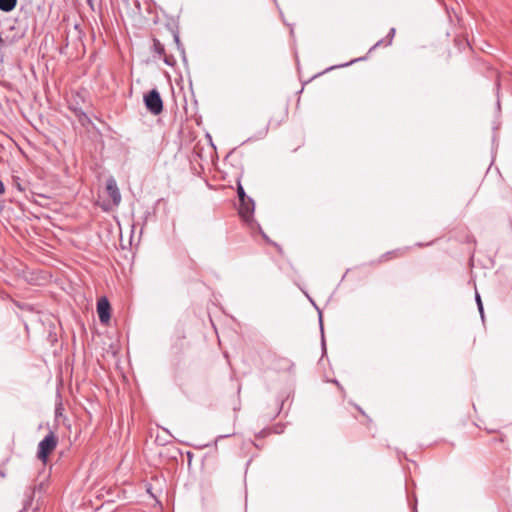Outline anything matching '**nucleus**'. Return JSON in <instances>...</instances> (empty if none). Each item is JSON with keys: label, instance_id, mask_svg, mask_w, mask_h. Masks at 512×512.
Listing matches in <instances>:
<instances>
[{"label": "nucleus", "instance_id": "f257e3e1", "mask_svg": "<svg viewBox=\"0 0 512 512\" xmlns=\"http://www.w3.org/2000/svg\"><path fill=\"white\" fill-rule=\"evenodd\" d=\"M57 446V437L53 432H50L42 441H40L38 445V458L45 463L47 461L48 455L56 448Z\"/></svg>", "mask_w": 512, "mask_h": 512}, {"label": "nucleus", "instance_id": "f03ea898", "mask_svg": "<svg viewBox=\"0 0 512 512\" xmlns=\"http://www.w3.org/2000/svg\"><path fill=\"white\" fill-rule=\"evenodd\" d=\"M144 103L148 111L154 115H158L163 110V102L160 93L153 89L144 96Z\"/></svg>", "mask_w": 512, "mask_h": 512}, {"label": "nucleus", "instance_id": "7ed1b4c3", "mask_svg": "<svg viewBox=\"0 0 512 512\" xmlns=\"http://www.w3.org/2000/svg\"><path fill=\"white\" fill-rule=\"evenodd\" d=\"M97 313L99 316V320L103 324H107L110 320V303L109 301L103 297L97 302Z\"/></svg>", "mask_w": 512, "mask_h": 512}, {"label": "nucleus", "instance_id": "20e7f679", "mask_svg": "<svg viewBox=\"0 0 512 512\" xmlns=\"http://www.w3.org/2000/svg\"><path fill=\"white\" fill-rule=\"evenodd\" d=\"M106 191H107L108 195L111 197L113 204L115 206H118L121 202V194L118 189L116 180L113 177H110L109 179H107Z\"/></svg>", "mask_w": 512, "mask_h": 512}, {"label": "nucleus", "instance_id": "39448f33", "mask_svg": "<svg viewBox=\"0 0 512 512\" xmlns=\"http://www.w3.org/2000/svg\"><path fill=\"white\" fill-rule=\"evenodd\" d=\"M253 211H254V202L250 198L245 199L244 205L242 203H240L239 212H240L241 216L243 218H245L246 220L249 219V217L252 215Z\"/></svg>", "mask_w": 512, "mask_h": 512}, {"label": "nucleus", "instance_id": "423d86ee", "mask_svg": "<svg viewBox=\"0 0 512 512\" xmlns=\"http://www.w3.org/2000/svg\"><path fill=\"white\" fill-rule=\"evenodd\" d=\"M17 4V0H0V10L3 12L12 11Z\"/></svg>", "mask_w": 512, "mask_h": 512}, {"label": "nucleus", "instance_id": "0eeeda50", "mask_svg": "<svg viewBox=\"0 0 512 512\" xmlns=\"http://www.w3.org/2000/svg\"><path fill=\"white\" fill-rule=\"evenodd\" d=\"M237 193H238V197H239L240 203H242L244 205L245 204V199H247V198H246L244 189H243V187L241 185H238Z\"/></svg>", "mask_w": 512, "mask_h": 512}, {"label": "nucleus", "instance_id": "6e6552de", "mask_svg": "<svg viewBox=\"0 0 512 512\" xmlns=\"http://www.w3.org/2000/svg\"><path fill=\"white\" fill-rule=\"evenodd\" d=\"M475 299H476L478 308H481V305H483V304H482L481 297H480V295H479V293L477 291L475 293Z\"/></svg>", "mask_w": 512, "mask_h": 512}, {"label": "nucleus", "instance_id": "1a4fd4ad", "mask_svg": "<svg viewBox=\"0 0 512 512\" xmlns=\"http://www.w3.org/2000/svg\"><path fill=\"white\" fill-rule=\"evenodd\" d=\"M164 61H165V63H166V64H168V65H173V63H174V62H173L170 58H168V57H165V58H164Z\"/></svg>", "mask_w": 512, "mask_h": 512}, {"label": "nucleus", "instance_id": "9d476101", "mask_svg": "<svg viewBox=\"0 0 512 512\" xmlns=\"http://www.w3.org/2000/svg\"><path fill=\"white\" fill-rule=\"evenodd\" d=\"M5 192V187L2 181L0 180V194H3Z\"/></svg>", "mask_w": 512, "mask_h": 512}, {"label": "nucleus", "instance_id": "9b49d317", "mask_svg": "<svg viewBox=\"0 0 512 512\" xmlns=\"http://www.w3.org/2000/svg\"><path fill=\"white\" fill-rule=\"evenodd\" d=\"M479 312H480V315H481V318L483 319L484 318V309H483V305H481V308H478Z\"/></svg>", "mask_w": 512, "mask_h": 512}, {"label": "nucleus", "instance_id": "f8f14e48", "mask_svg": "<svg viewBox=\"0 0 512 512\" xmlns=\"http://www.w3.org/2000/svg\"><path fill=\"white\" fill-rule=\"evenodd\" d=\"M394 34H395V29H394V28H392V29L390 30L389 35H390L391 37H393V36H394Z\"/></svg>", "mask_w": 512, "mask_h": 512}, {"label": "nucleus", "instance_id": "ddd939ff", "mask_svg": "<svg viewBox=\"0 0 512 512\" xmlns=\"http://www.w3.org/2000/svg\"><path fill=\"white\" fill-rule=\"evenodd\" d=\"M381 44V41L377 42L374 47L379 46Z\"/></svg>", "mask_w": 512, "mask_h": 512}]
</instances>
